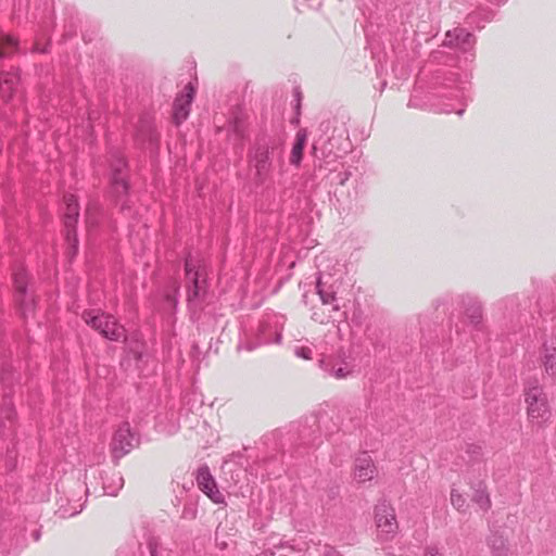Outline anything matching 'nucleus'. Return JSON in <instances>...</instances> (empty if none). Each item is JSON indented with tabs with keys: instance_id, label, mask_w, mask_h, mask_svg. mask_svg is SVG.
Listing matches in <instances>:
<instances>
[{
	"instance_id": "nucleus-1",
	"label": "nucleus",
	"mask_w": 556,
	"mask_h": 556,
	"mask_svg": "<svg viewBox=\"0 0 556 556\" xmlns=\"http://www.w3.org/2000/svg\"><path fill=\"white\" fill-rule=\"evenodd\" d=\"M523 399L528 421L542 428L552 416L547 394L538 380L529 381L523 388Z\"/></svg>"
},
{
	"instance_id": "nucleus-2",
	"label": "nucleus",
	"mask_w": 556,
	"mask_h": 556,
	"mask_svg": "<svg viewBox=\"0 0 556 556\" xmlns=\"http://www.w3.org/2000/svg\"><path fill=\"white\" fill-rule=\"evenodd\" d=\"M276 154H281V149L276 140L267 137L256 139L250 152V163L255 170L257 182H264L267 179Z\"/></svg>"
},
{
	"instance_id": "nucleus-3",
	"label": "nucleus",
	"mask_w": 556,
	"mask_h": 556,
	"mask_svg": "<svg viewBox=\"0 0 556 556\" xmlns=\"http://www.w3.org/2000/svg\"><path fill=\"white\" fill-rule=\"evenodd\" d=\"M316 289L321 300V305L315 307L312 318L319 324H329L334 321V314L340 312V306L337 303L333 290L330 287L326 288L323 274H319L317 278Z\"/></svg>"
},
{
	"instance_id": "nucleus-4",
	"label": "nucleus",
	"mask_w": 556,
	"mask_h": 556,
	"mask_svg": "<svg viewBox=\"0 0 556 556\" xmlns=\"http://www.w3.org/2000/svg\"><path fill=\"white\" fill-rule=\"evenodd\" d=\"M83 318L87 325H90L111 341H118L125 338V328L111 315L104 313L94 314L93 311H89L84 313Z\"/></svg>"
},
{
	"instance_id": "nucleus-5",
	"label": "nucleus",
	"mask_w": 556,
	"mask_h": 556,
	"mask_svg": "<svg viewBox=\"0 0 556 556\" xmlns=\"http://www.w3.org/2000/svg\"><path fill=\"white\" fill-rule=\"evenodd\" d=\"M377 535L381 541H389L397 533L399 525L394 508L386 501L375 507Z\"/></svg>"
},
{
	"instance_id": "nucleus-6",
	"label": "nucleus",
	"mask_w": 556,
	"mask_h": 556,
	"mask_svg": "<svg viewBox=\"0 0 556 556\" xmlns=\"http://www.w3.org/2000/svg\"><path fill=\"white\" fill-rule=\"evenodd\" d=\"M319 367L326 375L338 380L346 379L354 372L353 362L343 352L323 357Z\"/></svg>"
},
{
	"instance_id": "nucleus-7",
	"label": "nucleus",
	"mask_w": 556,
	"mask_h": 556,
	"mask_svg": "<svg viewBox=\"0 0 556 556\" xmlns=\"http://www.w3.org/2000/svg\"><path fill=\"white\" fill-rule=\"evenodd\" d=\"M138 443L139 439L137 434L131 431L130 425L127 421L121 424L111 443L113 457L119 459L129 453Z\"/></svg>"
},
{
	"instance_id": "nucleus-8",
	"label": "nucleus",
	"mask_w": 556,
	"mask_h": 556,
	"mask_svg": "<svg viewBox=\"0 0 556 556\" xmlns=\"http://www.w3.org/2000/svg\"><path fill=\"white\" fill-rule=\"evenodd\" d=\"M281 340V332L276 326H273L271 320H264L260 324L257 329V338L254 343H243L240 342L238 344V350L252 351L255 348L263 344L278 343Z\"/></svg>"
},
{
	"instance_id": "nucleus-9",
	"label": "nucleus",
	"mask_w": 556,
	"mask_h": 556,
	"mask_svg": "<svg viewBox=\"0 0 556 556\" xmlns=\"http://www.w3.org/2000/svg\"><path fill=\"white\" fill-rule=\"evenodd\" d=\"M13 281L15 287V298L21 306L24 316L30 313L34 308V300L26 294L27 288V273L23 267H17L13 273Z\"/></svg>"
},
{
	"instance_id": "nucleus-10",
	"label": "nucleus",
	"mask_w": 556,
	"mask_h": 556,
	"mask_svg": "<svg viewBox=\"0 0 556 556\" xmlns=\"http://www.w3.org/2000/svg\"><path fill=\"white\" fill-rule=\"evenodd\" d=\"M194 92V87L189 83L185 86L184 92L176 97L173 105V119L177 126L188 118Z\"/></svg>"
},
{
	"instance_id": "nucleus-11",
	"label": "nucleus",
	"mask_w": 556,
	"mask_h": 556,
	"mask_svg": "<svg viewBox=\"0 0 556 556\" xmlns=\"http://www.w3.org/2000/svg\"><path fill=\"white\" fill-rule=\"evenodd\" d=\"M65 213H64V225L67 229V240H73V248H77V238L75 231V225L79 215V205L77 198L74 194H66L64 197Z\"/></svg>"
},
{
	"instance_id": "nucleus-12",
	"label": "nucleus",
	"mask_w": 556,
	"mask_h": 556,
	"mask_svg": "<svg viewBox=\"0 0 556 556\" xmlns=\"http://www.w3.org/2000/svg\"><path fill=\"white\" fill-rule=\"evenodd\" d=\"M378 473L377 466L372 457L367 453H361L354 463L353 477L358 483L371 481Z\"/></svg>"
},
{
	"instance_id": "nucleus-13",
	"label": "nucleus",
	"mask_w": 556,
	"mask_h": 556,
	"mask_svg": "<svg viewBox=\"0 0 556 556\" xmlns=\"http://www.w3.org/2000/svg\"><path fill=\"white\" fill-rule=\"evenodd\" d=\"M185 270H186V279L192 286L188 289V302L192 303L194 300L199 299L201 292L204 291V280H201V271L197 267L192 257H187L185 262Z\"/></svg>"
},
{
	"instance_id": "nucleus-14",
	"label": "nucleus",
	"mask_w": 556,
	"mask_h": 556,
	"mask_svg": "<svg viewBox=\"0 0 556 556\" xmlns=\"http://www.w3.org/2000/svg\"><path fill=\"white\" fill-rule=\"evenodd\" d=\"M197 484L214 503L220 504L224 502V496L217 489L216 482L210 472L207 466H202L197 472Z\"/></svg>"
},
{
	"instance_id": "nucleus-15",
	"label": "nucleus",
	"mask_w": 556,
	"mask_h": 556,
	"mask_svg": "<svg viewBox=\"0 0 556 556\" xmlns=\"http://www.w3.org/2000/svg\"><path fill=\"white\" fill-rule=\"evenodd\" d=\"M136 140L150 147L157 144L159 134L155 130L154 119L151 115L146 114L140 117L136 129Z\"/></svg>"
},
{
	"instance_id": "nucleus-16",
	"label": "nucleus",
	"mask_w": 556,
	"mask_h": 556,
	"mask_svg": "<svg viewBox=\"0 0 556 556\" xmlns=\"http://www.w3.org/2000/svg\"><path fill=\"white\" fill-rule=\"evenodd\" d=\"M20 76L16 70L0 71V100L9 103L18 91Z\"/></svg>"
},
{
	"instance_id": "nucleus-17",
	"label": "nucleus",
	"mask_w": 556,
	"mask_h": 556,
	"mask_svg": "<svg viewBox=\"0 0 556 556\" xmlns=\"http://www.w3.org/2000/svg\"><path fill=\"white\" fill-rule=\"evenodd\" d=\"M112 176H111V187L112 192L115 197L119 198L121 195H126L128 192V181L126 179V175L124 174V169L126 168V161L124 157H118L112 163Z\"/></svg>"
},
{
	"instance_id": "nucleus-18",
	"label": "nucleus",
	"mask_w": 556,
	"mask_h": 556,
	"mask_svg": "<svg viewBox=\"0 0 556 556\" xmlns=\"http://www.w3.org/2000/svg\"><path fill=\"white\" fill-rule=\"evenodd\" d=\"M473 45V36L464 28H455L453 30H448L445 35L444 46L457 48L463 52L470 51Z\"/></svg>"
},
{
	"instance_id": "nucleus-19",
	"label": "nucleus",
	"mask_w": 556,
	"mask_h": 556,
	"mask_svg": "<svg viewBox=\"0 0 556 556\" xmlns=\"http://www.w3.org/2000/svg\"><path fill=\"white\" fill-rule=\"evenodd\" d=\"M307 141V132L306 129L301 128L295 134V139L291 148V152L289 155V163L294 166L299 167L301 165V162L303 160V151L304 147Z\"/></svg>"
},
{
	"instance_id": "nucleus-20",
	"label": "nucleus",
	"mask_w": 556,
	"mask_h": 556,
	"mask_svg": "<svg viewBox=\"0 0 556 556\" xmlns=\"http://www.w3.org/2000/svg\"><path fill=\"white\" fill-rule=\"evenodd\" d=\"M464 305L466 306L465 313L470 324L478 325L482 319V308L480 303L475 298L467 296L464 299Z\"/></svg>"
},
{
	"instance_id": "nucleus-21",
	"label": "nucleus",
	"mask_w": 556,
	"mask_h": 556,
	"mask_svg": "<svg viewBox=\"0 0 556 556\" xmlns=\"http://www.w3.org/2000/svg\"><path fill=\"white\" fill-rule=\"evenodd\" d=\"M123 485L124 479L119 472L108 475L103 481L104 493L111 496H116Z\"/></svg>"
},
{
	"instance_id": "nucleus-22",
	"label": "nucleus",
	"mask_w": 556,
	"mask_h": 556,
	"mask_svg": "<svg viewBox=\"0 0 556 556\" xmlns=\"http://www.w3.org/2000/svg\"><path fill=\"white\" fill-rule=\"evenodd\" d=\"M544 371L549 377L556 376V346L551 349L544 346V354L542 357Z\"/></svg>"
},
{
	"instance_id": "nucleus-23",
	"label": "nucleus",
	"mask_w": 556,
	"mask_h": 556,
	"mask_svg": "<svg viewBox=\"0 0 556 556\" xmlns=\"http://www.w3.org/2000/svg\"><path fill=\"white\" fill-rule=\"evenodd\" d=\"M465 83L466 81H462L459 86H457L454 90V93L452 94L453 97H455L457 100H459V108H454L452 105H446L444 108H442L440 110V112H443V113H456L458 115H462L465 111V104L462 102V100L464 99V96H465Z\"/></svg>"
},
{
	"instance_id": "nucleus-24",
	"label": "nucleus",
	"mask_w": 556,
	"mask_h": 556,
	"mask_svg": "<svg viewBox=\"0 0 556 556\" xmlns=\"http://www.w3.org/2000/svg\"><path fill=\"white\" fill-rule=\"evenodd\" d=\"M472 501L482 509L488 510L491 507V500L486 492V488L484 484L480 483L478 489H476L475 494L472 496Z\"/></svg>"
},
{
	"instance_id": "nucleus-25",
	"label": "nucleus",
	"mask_w": 556,
	"mask_h": 556,
	"mask_svg": "<svg viewBox=\"0 0 556 556\" xmlns=\"http://www.w3.org/2000/svg\"><path fill=\"white\" fill-rule=\"evenodd\" d=\"M17 49V41L5 34L0 33V58H5Z\"/></svg>"
},
{
	"instance_id": "nucleus-26",
	"label": "nucleus",
	"mask_w": 556,
	"mask_h": 556,
	"mask_svg": "<svg viewBox=\"0 0 556 556\" xmlns=\"http://www.w3.org/2000/svg\"><path fill=\"white\" fill-rule=\"evenodd\" d=\"M489 545L494 556H506L507 546L502 536L493 535L489 540Z\"/></svg>"
},
{
	"instance_id": "nucleus-27",
	"label": "nucleus",
	"mask_w": 556,
	"mask_h": 556,
	"mask_svg": "<svg viewBox=\"0 0 556 556\" xmlns=\"http://www.w3.org/2000/svg\"><path fill=\"white\" fill-rule=\"evenodd\" d=\"M84 505H85V503L80 502V501L75 502V504L71 507L60 505V507L58 509V514L62 518L73 517V516H76L77 514H79L84 509Z\"/></svg>"
},
{
	"instance_id": "nucleus-28",
	"label": "nucleus",
	"mask_w": 556,
	"mask_h": 556,
	"mask_svg": "<svg viewBox=\"0 0 556 556\" xmlns=\"http://www.w3.org/2000/svg\"><path fill=\"white\" fill-rule=\"evenodd\" d=\"M451 504L454 508H456L458 511H465L467 507V501L465 496L456 489H451Z\"/></svg>"
},
{
	"instance_id": "nucleus-29",
	"label": "nucleus",
	"mask_w": 556,
	"mask_h": 556,
	"mask_svg": "<svg viewBox=\"0 0 556 556\" xmlns=\"http://www.w3.org/2000/svg\"><path fill=\"white\" fill-rule=\"evenodd\" d=\"M244 129V118L241 115L236 114L232 119L229 121V130L232 131L236 137H242Z\"/></svg>"
},
{
	"instance_id": "nucleus-30",
	"label": "nucleus",
	"mask_w": 556,
	"mask_h": 556,
	"mask_svg": "<svg viewBox=\"0 0 556 556\" xmlns=\"http://www.w3.org/2000/svg\"><path fill=\"white\" fill-rule=\"evenodd\" d=\"M294 353L298 357L304 359H311L313 354L312 349L308 346H296Z\"/></svg>"
},
{
	"instance_id": "nucleus-31",
	"label": "nucleus",
	"mask_w": 556,
	"mask_h": 556,
	"mask_svg": "<svg viewBox=\"0 0 556 556\" xmlns=\"http://www.w3.org/2000/svg\"><path fill=\"white\" fill-rule=\"evenodd\" d=\"M14 414H15V413H14V409H13L12 405H11V404H7V405L2 408V410H1V413H0V418H2V416H4V417H5V419H8V420H12V419H13V417H14Z\"/></svg>"
},
{
	"instance_id": "nucleus-32",
	"label": "nucleus",
	"mask_w": 556,
	"mask_h": 556,
	"mask_svg": "<svg viewBox=\"0 0 556 556\" xmlns=\"http://www.w3.org/2000/svg\"><path fill=\"white\" fill-rule=\"evenodd\" d=\"M323 556H342L336 548L326 546Z\"/></svg>"
},
{
	"instance_id": "nucleus-33",
	"label": "nucleus",
	"mask_w": 556,
	"mask_h": 556,
	"mask_svg": "<svg viewBox=\"0 0 556 556\" xmlns=\"http://www.w3.org/2000/svg\"><path fill=\"white\" fill-rule=\"evenodd\" d=\"M425 556H442L437 547L430 546L426 549Z\"/></svg>"
},
{
	"instance_id": "nucleus-34",
	"label": "nucleus",
	"mask_w": 556,
	"mask_h": 556,
	"mask_svg": "<svg viewBox=\"0 0 556 556\" xmlns=\"http://www.w3.org/2000/svg\"><path fill=\"white\" fill-rule=\"evenodd\" d=\"M34 51L40 52V53H45V52H47V47L46 46H41L39 43V41H36L35 45H34Z\"/></svg>"
},
{
	"instance_id": "nucleus-35",
	"label": "nucleus",
	"mask_w": 556,
	"mask_h": 556,
	"mask_svg": "<svg viewBox=\"0 0 556 556\" xmlns=\"http://www.w3.org/2000/svg\"><path fill=\"white\" fill-rule=\"evenodd\" d=\"M93 208H94L93 206H89V207L87 208V222H88L89 224H93V223H94V222H93V219H92V212H93Z\"/></svg>"
},
{
	"instance_id": "nucleus-36",
	"label": "nucleus",
	"mask_w": 556,
	"mask_h": 556,
	"mask_svg": "<svg viewBox=\"0 0 556 556\" xmlns=\"http://www.w3.org/2000/svg\"><path fill=\"white\" fill-rule=\"evenodd\" d=\"M166 298H167V300H168L169 302H174V303H176L175 295H169V294H167V295H166Z\"/></svg>"
},
{
	"instance_id": "nucleus-37",
	"label": "nucleus",
	"mask_w": 556,
	"mask_h": 556,
	"mask_svg": "<svg viewBox=\"0 0 556 556\" xmlns=\"http://www.w3.org/2000/svg\"><path fill=\"white\" fill-rule=\"evenodd\" d=\"M174 289H175V293H177L179 290L178 286H176V285H175Z\"/></svg>"
},
{
	"instance_id": "nucleus-38",
	"label": "nucleus",
	"mask_w": 556,
	"mask_h": 556,
	"mask_svg": "<svg viewBox=\"0 0 556 556\" xmlns=\"http://www.w3.org/2000/svg\"><path fill=\"white\" fill-rule=\"evenodd\" d=\"M125 207H126V206H125V204H124V203H122L121 208H122V210H125Z\"/></svg>"
}]
</instances>
